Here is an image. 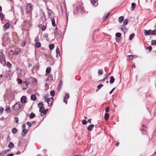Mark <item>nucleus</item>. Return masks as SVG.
Instances as JSON below:
<instances>
[{"label":"nucleus","mask_w":156,"mask_h":156,"mask_svg":"<svg viewBox=\"0 0 156 156\" xmlns=\"http://www.w3.org/2000/svg\"><path fill=\"white\" fill-rule=\"evenodd\" d=\"M28 130L27 129H22V131L21 133V135L23 136H25Z\"/></svg>","instance_id":"10"},{"label":"nucleus","mask_w":156,"mask_h":156,"mask_svg":"<svg viewBox=\"0 0 156 156\" xmlns=\"http://www.w3.org/2000/svg\"><path fill=\"white\" fill-rule=\"evenodd\" d=\"M4 111V108H3L0 107V112L1 114H2Z\"/></svg>","instance_id":"53"},{"label":"nucleus","mask_w":156,"mask_h":156,"mask_svg":"<svg viewBox=\"0 0 156 156\" xmlns=\"http://www.w3.org/2000/svg\"><path fill=\"white\" fill-rule=\"evenodd\" d=\"M51 23L52 26L53 27H55L56 26L55 23V20L54 18H52L51 20Z\"/></svg>","instance_id":"30"},{"label":"nucleus","mask_w":156,"mask_h":156,"mask_svg":"<svg viewBox=\"0 0 156 156\" xmlns=\"http://www.w3.org/2000/svg\"><path fill=\"white\" fill-rule=\"evenodd\" d=\"M115 81V78L113 76H112L110 78V83H113Z\"/></svg>","instance_id":"20"},{"label":"nucleus","mask_w":156,"mask_h":156,"mask_svg":"<svg viewBox=\"0 0 156 156\" xmlns=\"http://www.w3.org/2000/svg\"><path fill=\"white\" fill-rule=\"evenodd\" d=\"M39 40V38H38L37 37L35 39V42H38L37 41H38Z\"/></svg>","instance_id":"63"},{"label":"nucleus","mask_w":156,"mask_h":156,"mask_svg":"<svg viewBox=\"0 0 156 156\" xmlns=\"http://www.w3.org/2000/svg\"><path fill=\"white\" fill-rule=\"evenodd\" d=\"M17 80L18 81V83L19 84H21L22 83V80L20 79H17Z\"/></svg>","instance_id":"49"},{"label":"nucleus","mask_w":156,"mask_h":156,"mask_svg":"<svg viewBox=\"0 0 156 156\" xmlns=\"http://www.w3.org/2000/svg\"><path fill=\"white\" fill-rule=\"evenodd\" d=\"M54 33L55 35L58 36L60 37L61 36V32L58 30L57 27H56L54 30Z\"/></svg>","instance_id":"3"},{"label":"nucleus","mask_w":156,"mask_h":156,"mask_svg":"<svg viewBox=\"0 0 156 156\" xmlns=\"http://www.w3.org/2000/svg\"><path fill=\"white\" fill-rule=\"evenodd\" d=\"M23 105V104H21L20 102H17L13 106V109L15 110H17L20 108Z\"/></svg>","instance_id":"1"},{"label":"nucleus","mask_w":156,"mask_h":156,"mask_svg":"<svg viewBox=\"0 0 156 156\" xmlns=\"http://www.w3.org/2000/svg\"><path fill=\"white\" fill-rule=\"evenodd\" d=\"M136 6V4L134 3H132L131 4V10L133 11L134 10Z\"/></svg>","instance_id":"16"},{"label":"nucleus","mask_w":156,"mask_h":156,"mask_svg":"<svg viewBox=\"0 0 156 156\" xmlns=\"http://www.w3.org/2000/svg\"><path fill=\"white\" fill-rule=\"evenodd\" d=\"M14 144L12 142H10L8 145V147L9 148H12L14 147Z\"/></svg>","instance_id":"27"},{"label":"nucleus","mask_w":156,"mask_h":156,"mask_svg":"<svg viewBox=\"0 0 156 156\" xmlns=\"http://www.w3.org/2000/svg\"><path fill=\"white\" fill-rule=\"evenodd\" d=\"M98 74L100 75H102L103 74V71L102 69H99L98 72Z\"/></svg>","instance_id":"37"},{"label":"nucleus","mask_w":156,"mask_h":156,"mask_svg":"<svg viewBox=\"0 0 156 156\" xmlns=\"http://www.w3.org/2000/svg\"><path fill=\"white\" fill-rule=\"evenodd\" d=\"M82 123L83 125H85L87 123V122L84 120H83L82 121Z\"/></svg>","instance_id":"52"},{"label":"nucleus","mask_w":156,"mask_h":156,"mask_svg":"<svg viewBox=\"0 0 156 156\" xmlns=\"http://www.w3.org/2000/svg\"><path fill=\"white\" fill-rule=\"evenodd\" d=\"M32 10V5L31 4L29 3L27 4L26 9V12L27 13H29Z\"/></svg>","instance_id":"2"},{"label":"nucleus","mask_w":156,"mask_h":156,"mask_svg":"<svg viewBox=\"0 0 156 156\" xmlns=\"http://www.w3.org/2000/svg\"><path fill=\"white\" fill-rule=\"evenodd\" d=\"M48 95H47V94H45L44 95V99L45 100V101H46V100H47L48 99Z\"/></svg>","instance_id":"47"},{"label":"nucleus","mask_w":156,"mask_h":156,"mask_svg":"<svg viewBox=\"0 0 156 156\" xmlns=\"http://www.w3.org/2000/svg\"><path fill=\"white\" fill-rule=\"evenodd\" d=\"M110 13H108L107 14H106L105 16L104 15L103 17V19L104 20H105L107 19L108 17L109 16Z\"/></svg>","instance_id":"26"},{"label":"nucleus","mask_w":156,"mask_h":156,"mask_svg":"<svg viewBox=\"0 0 156 156\" xmlns=\"http://www.w3.org/2000/svg\"><path fill=\"white\" fill-rule=\"evenodd\" d=\"M110 73H108L107 74H105L104 76H105V79H106L108 77V76L109 75H110Z\"/></svg>","instance_id":"55"},{"label":"nucleus","mask_w":156,"mask_h":156,"mask_svg":"<svg viewBox=\"0 0 156 156\" xmlns=\"http://www.w3.org/2000/svg\"><path fill=\"white\" fill-rule=\"evenodd\" d=\"M38 106L40 108L43 107L44 104L42 102H40L38 104Z\"/></svg>","instance_id":"28"},{"label":"nucleus","mask_w":156,"mask_h":156,"mask_svg":"<svg viewBox=\"0 0 156 156\" xmlns=\"http://www.w3.org/2000/svg\"><path fill=\"white\" fill-rule=\"evenodd\" d=\"M9 57L10 58H12L14 56V52L12 50H11L9 52Z\"/></svg>","instance_id":"6"},{"label":"nucleus","mask_w":156,"mask_h":156,"mask_svg":"<svg viewBox=\"0 0 156 156\" xmlns=\"http://www.w3.org/2000/svg\"><path fill=\"white\" fill-rule=\"evenodd\" d=\"M27 124L28 126H29V127H30L31 126V124L30 122H27Z\"/></svg>","instance_id":"59"},{"label":"nucleus","mask_w":156,"mask_h":156,"mask_svg":"<svg viewBox=\"0 0 156 156\" xmlns=\"http://www.w3.org/2000/svg\"><path fill=\"white\" fill-rule=\"evenodd\" d=\"M44 107L40 108L39 111L41 113H43V112L44 111Z\"/></svg>","instance_id":"44"},{"label":"nucleus","mask_w":156,"mask_h":156,"mask_svg":"<svg viewBox=\"0 0 156 156\" xmlns=\"http://www.w3.org/2000/svg\"><path fill=\"white\" fill-rule=\"evenodd\" d=\"M69 94H66L64 98V101L66 104L67 103V100L69 98Z\"/></svg>","instance_id":"7"},{"label":"nucleus","mask_w":156,"mask_h":156,"mask_svg":"<svg viewBox=\"0 0 156 156\" xmlns=\"http://www.w3.org/2000/svg\"><path fill=\"white\" fill-rule=\"evenodd\" d=\"M2 61L1 60V62L4 65L5 64V59L4 58V55L3 54L2 55Z\"/></svg>","instance_id":"18"},{"label":"nucleus","mask_w":156,"mask_h":156,"mask_svg":"<svg viewBox=\"0 0 156 156\" xmlns=\"http://www.w3.org/2000/svg\"><path fill=\"white\" fill-rule=\"evenodd\" d=\"M10 150L9 149H7L5 151H4V153H3V154H5L8 151H9Z\"/></svg>","instance_id":"61"},{"label":"nucleus","mask_w":156,"mask_h":156,"mask_svg":"<svg viewBox=\"0 0 156 156\" xmlns=\"http://www.w3.org/2000/svg\"><path fill=\"white\" fill-rule=\"evenodd\" d=\"M0 17L1 20L3 21L4 20V15L2 13L0 12Z\"/></svg>","instance_id":"33"},{"label":"nucleus","mask_w":156,"mask_h":156,"mask_svg":"<svg viewBox=\"0 0 156 156\" xmlns=\"http://www.w3.org/2000/svg\"><path fill=\"white\" fill-rule=\"evenodd\" d=\"M21 51V49L20 48H17L16 49L15 51V54L17 55Z\"/></svg>","instance_id":"14"},{"label":"nucleus","mask_w":156,"mask_h":156,"mask_svg":"<svg viewBox=\"0 0 156 156\" xmlns=\"http://www.w3.org/2000/svg\"><path fill=\"white\" fill-rule=\"evenodd\" d=\"M103 86V84H100L97 87L98 89H100Z\"/></svg>","instance_id":"48"},{"label":"nucleus","mask_w":156,"mask_h":156,"mask_svg":"<svg viewBox=\"0 0 156 156\" xmlns=\"http://www.w3.org/2000/svg\"><path fill=\"white\" fill-rule=\"evenodd\" d=\"M128 19H125L123 21L124 24L125 25H126L128 23Z\"/></svg>","instance_id":"45"},{"label":"nucleus","mask_w":156,"mask_h":156,"mask_svg":"<svg viewBox=\"0 0 156 156\" xmlns=\"http://www.w3.org/2000/svg\"><path fill=\"white\" fill-rule=\"evenodd\" d=\"M109 111V108L107 106L105 108V112H108Z\"/></svg>","instance_id":"51"},{"label":"nucleus","mask_w":156,"mask_h":156,"mask_svg":"<svg viewBox=\"0 0 156 156\" xmlns=\"http://www.w3.org/2000/svg\"><path fill=\"white\" fill-rule=\"evenodd\" d=\"M16 73L18 75H20L21 74V70L20 69H18L16 70Z\"/></svg>","instance_id":"42"},{"label":"nucleus","mask_w":156,"mask_h":156,"mask_svg":"<svg viewBox=\"0 0 156 156\" xmlns=\"http://www.w3.org/2000/svg\"><path fill=\"white\" fill-rule=\"evenodd\" d=\"M51 69L50 67H48L46 69V74H48L50 73L51 71Z\"/></svg>","instance_id":"17"},{"label":"nucleus","mask_w":156,"mask_h":156,"mask_svg":"<svg viewBox=\"0 0 156 156\" xmlns=\"http://www.w3.org/2000/svg\"><path fill=\"white\" fill-rule=\"evenodd\" d=\"M47 9L48 11V17L49 18H51L52 16L54 15V13L49 9Z\"/></svg>","instance_id":"9"},{"label":"nucleus","mask_w":156,"mask_h":156,"mask_svg":"<svg viewBox=\"0 0 156 156\" xmlns=\"http://www.w3.org/2000/svg\"><path fill=\"white\" fill-rule=\"evenodd\" d=\"M35 116V114L34 113H31L30 115V119H32L34 118Z\"/></svg>","instance_id":"31"},{"label":"nucleus","mask_w":156,"mask_h":156,"mask_svg":"<svg viewBox=\"0 0 156 156\" xmlns=\"http://www.w3.org/2000/svg\"><path fill=\"white\" fill-rule=\"evenodd\" d=\"M27 98L25 96H23L21 98L20 101L21 104H25L27 102Z\"/></svg>","instance_id":"4"},{"label":"nucleus","mask_w":156,"mask_h":156,"mask_svg":"<svg viewBox=\"0 0 156 156\" xmlns=\"http://www.w3.org/2000/svg\"><path fill=\"white\" fill-rule=\"evenodd\" d=\"M120 29L124 32V33H125V32H126L127 30V28L125 27H121Z\"/></svg>","instance_id":"24"},{"label":"nucleus","mask_w":156,"mask_h":156,"mask_svg":"<svg viewBox=\"0 0 156 156\" xmlns=\"http://www.w3.org/2000/svg\"><path fill=\"white\" fill-rule=\"evenodd\" d=\"M147 48L149 50V51H151L152 50V47L151 46H149L147 47Z\"/></svg>","instance_id":"58"},{"label":"nucleus","mask_w":156,"mask_h":156,"mask_svg":"<svg viewBox=\"0 0 156 156\" xmlns=\"http://www.w3.org/2000/svg\"><path fill=\"white\" fill-rule=\"evenodd\" d=\"M48 111V110L47 109H46L45 110L44 109V111L43 112V113H41V116H43L44 115H45L46 114L47 112Z\"/></svg>","instance_id":"29"},{"label":"nucleus","mask_w":156,"mask_h":156,"mask_svg":"<svg viewBox=\"0 0 156 156\" xmlns=\"http://www.w3.org/2000/svg\"><path fill=\"white\" fill-rule=\"evenodd\" d=\"M43 37H44L48 38V34L47 33L44 34L43 35Z\"/></svg>","instance_id":"57"},{"label":"nucleus","mask_w":156,"mask_h":156,"mask_svg":"<svg viewBox=\"0 0 156 156\" xmlns=\"http://www.w3.org/2000/svg\"><path fill=\"white\" fill-rule=\"evenodd\" d=\"M37 98L36 95L34 94H32L31 96V99L33 101H35L36 100Z\"/></svg>","instance_id":"15"},{"label":"nucleus","mask_w":156,"mask_h":156,"mask_svg":"<svg viewBox=\"0 0 156 156\" xmlns=\"http://www.w3.org/2000/svg\"><path fill=\"white\" fill-rule=\"evenodd\" d=\"M115 87H114V88H113L112 90L110 92H109V94H112V93L113 91L115 90Z\"/></svg>","instance_id":"60"},{"label":"nucleus","mask_w":156,"mask_h":156,"mask_svg":"<svg viewBox=\"0 0 156 156\" xmlns=\"http://www.w3.org/2000/svg\"><path fill=\"white\" fill-rule=\"evenodd\" d=\"M14 155L13 154H10L7 155V156H13Z\"/></svg>","instance_id":"64"},{"label":"nucleus","mask_w":156,"mask_h":156,"mask_svg":"<svg viewBox=\"0 0 156 156\" xmlns=\"http://www.w3.org/2000/svg\"><path fill=\"white\" fill-rule=\"evenodd\" d=\"M94 127V124H91L87 127V129L90 131H91Z\"/></svg>","instance_id":"13"},{"label":"nucleus","mask_w":156,"mask_h":156,"mask_svg":"<svg viewBox=\"0 0 156 156\" xmlns=\"http://www.w3.org/2000/svg\"><path fill=\"white\" fill-rule=\"evenodd\" d=\"M9 23H7L4 26V28L6 30L7 29L9 28Z\"/></svg>","instance_id":"19"},{"label":"nucleus","mask_w":156,"mask_h":156,"mask_svg":"<svg viewBox=\"0 0 156 156\" xmlns=\"http://www.w3.org/2000/svg\"><path fill=\"white\" fill-rule=\"evenodd\" d=\"M151 30H144V35L145 36L147 35H151Z\"/></svg>","instance_id":"8"},{"label":"nucleus","mask_w":156,"mask_h":156,"mask_svg":"<svg viewBox=\"0 0 156 156\" xmlns=\"http://www.w3.org/2000/svg\"><path fill=\"white\" fill-rule=\"evenodd\" d=\"M109 114L108 113H106L105 115V116H104V119L105 120H108L109 119Z\"/></svg>","instance_id":"21"},{"label":"nucleus","mask_w":156,"mask_h":156,"mask_svg":"<svg viewBox=\"0 0 156 156\" xmlns=\"http://www.w3.org/2000/svg\"><path fill=\"white\" fill-rule=\"evenodd\" d=\"M124 18L123 16H121L119 17V21L120 23H122L123 20Z\"/></svg>","instance_id":"25"},{"label":"nucleus","mask_w":156,"mask_h":156,"mask_svg":"<svg viewBox=\"0 0 156 156\" xmlns=\"http://www.w3.org/2000/svg\"><path fill=\"white\" fill-rule=\"evenodd\" d=\"M134 33H132L131 34H130L129 37V40H131L134 37Z\"/></svg>","instance_id":"35"},{"label":"nucleus","mask_w":156,"mask_h":156,"mask_svg":"<svg viewBox=\"0 0 156 156\" xmlns=\"http://www.w3.org/2000/svg\"><path fill=\"white\" fill-rule=\"evenodd\" d=\"M152 45H156V40H152L151 41Z\"/></svg>","instance_id":"38"},{"label":"nucleus","mask_w":156,"mask_h":156,"mask_svg":"<svg viewBox=\"0 0 156 156\" xmlns=\"http://www.w3.org/2000/svg\"><path fill=\"white\" fill-rule=\"evenodd\" d=\"M25 42H23V43H22L21 44V46H22V47H24L25 45Z\"/></svg>","instance_id":"62"},{"label":"nucleus","mask_w":156,"mask_h":156,"mask_svg":"<svg viewBox=\"0 0 156 156\" xmlns=\"http://www.w3.org/2000/svg\"><path fill=\"white\" fill-rule=\"evenodd\" d=\"M56 52L57 53V55H56L57 57V56L58 55H60V51H59V50L58 47H57V48L56 49Z\"/></svg>","instance_id":"39"},{"label":"nucleus","mask_w":156,"mask_h":156,"mask_svg":"<svg viewBox=\"0 0 156 156\" xmlns=\"http://www.w3.org/2000/svg\"><path fill=\"white\" fill-rule=\"evenodd\" d=\"M29 83L27 81H25L23 83V86L27 87V86L29 85Z\"/></svg>","instance_id":"32"},{"label":"nucleus","mask_w":156,"mask_h":156,"mask_svg":"<svg viewBox=\"0 0 156 156\" xmlns=\"http://www.w3.org/2000/svg\"><path fill=\"white\" fill-rule=\"evenodd\" d=\"M7 65L9 67H10L11 66V64L9 62H7Z\"/></svg>","instance_id":"56"},{"label":"nucleus","mask_w":156,"mask_h":156,"mask_svg":"<svg viewBox=\"0 0 156 156\" xmlns=\"http://www.w3.org/2000/svg\"><path fill=\"white\" fill-rule=\"evenodd\" d=\"M129 57H132L133 58V59H134V58H137V56L136 55H129Z\"/></svg>","instance_id":"46"},{"label":"nucleus","mask_w":156,"mask_h":156,"mask_svg":"<svg viewBox=\"0 0 156 156\" xmlns=\"http://www.w3.org/2000/svg\"><path fill=\"white\" fill-rule=\"evenodd\" d=\"M5 110L8 113L10 112V110L9 107V106H6Z\"/></svg>","instance_id":"36"},{"label":"nucleus","mask_w":156,"mask_h":156,"mask_svg":"<svg viewBox=\"0 0 156 156\" xmlns=\"http://www.w3.org/2000/svg\"><path fill=\"white\" fill-rule=\"evenodd\" d=\"M55 45L53 44H50L49 45V49L50 50H52L54 48Z\"/></svg>","instance_id":"23"},{"label":"nucleus","mask_w":156,"mask_h":156,"mask_svg":"<svg viewBox=\"0 0 156 156\" xmlns=\"http://www.w3.org/2000/svg\"><path fill=\"white\" fill-rule=\"evenodd\" d=\"M151 35H156V30H151Z\"/></svg>","instance_id":"40"},{"label":"nucleus","mask_w":156,"mask_h":156,"mask_svg":"<svg viewBox=\"0 0 156 156\" xmlns=\"http://www.w3.org/2000/svg\"><path fill=\"white\" fill-rule=\"evenodd\" d=\"M17 132V129L16 128H14L12 130V132L13 134H15Z\"/></svg>","instance_id":"34"},{"label":"nucleus","mask_w":156,"mask_h":156,"mask_svg":"<svg viewBox=\"0 0 156 156\" xmlns=\"http://www.w3.org/2000/svg\"><path fill=\"white\" fill-rule=\"evenodd\" d=\"M15 120L16 123H18L19 121V119L17 117H15Z\"/></svg>","instance_id":"50"},{"label":"nucleus","mask_w":156,"mask_h":156,"mask_svg":"<svg viewBox=\"0 0 156 156\" xmlns=\"http://www.w3.org/2000/svg\"><path fill=\"white\" fill-rule=\"evenodd\" d=\"M50 95L51 96H53L55 95V92L54 90H51L50 92Z\"/></svg>","instance_id":"43"},{"label":"nucleus","mask_w":156,"mask_h":156,"mask_svg":"<svg viewBox=\"0 0 156 156\" xmlns=\"http://www.w3.org/2000/svg\"><path fill=\"white\" fill-rule=\"evenodd\" d=\"M26 125L25 124H24L22 126V129H26Z\"/></svg>","instance_id":"54"},{"label":"nucleus","mask_w":156,"mask_h":156,"mask_svg":"<svg viewBox=\"0 0 156 156\" xmlns=\"http://www.w3.org/2000/svg\"><path fill=\"white\" fill-rule=\"evenodd\" d=\"M35 45L36 48H38L41 47V44L40 42H37L35 43Z\"/></svg>","instance_id":"22"},{"label":"nucleus","mask_w":156,"mask_h":156,"mask_svg":"<svg viewBox=\"0 0 156 156\" xmlns=\"http://www.w3.org/2000/svg\"><path fill=\"white\" fill-rule=\"evenodd\" d=\"M53 79V76L51 74H50L48 76V77L46 79V81H51Z\"/></svg>","instance_id":"11"},{"label":"nucleus","mask_w":156,"mask_h":156,"mask_svg":"<svg viewBox=\"0 0 156 156\" xmlns=\"http://www.w3.org/2000/svg\"><path fill=\"white\" fill-rule=\"evenodd\" d=\"M91 2L94 6H97L98 5V2L97 0H91Z\"/></svg>","instance_id":"12"},{"label":"nucleus","mask_w":156,"mask_h":156,"mask_svg":"<svg viewBox=\"0 0 156 156\" xmlns=\"http://www.w3.org/2000/svg\"><path fill=\"white\" fill-rule=\"evenodd\" d=\"M53 101V98L52 97L46 100V101L45 102L48 103V106H50L52 105Z\"/></svg>","instance_id":"5"},{"label":"nucleus","mask_w":156,"mask_h":156,"mask_svg":"<svg viewBox=\"0 0 156 156\" xmlns=\"http://www.w3.org/2000/svg\"><path fill=\"white\" fill-rule=\"evenodd\" d=\"M121 36V34L120 33H117L115 34V36L118 37H120Z\"/></svg>","instance_id":"41"}]
</instances>
